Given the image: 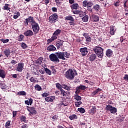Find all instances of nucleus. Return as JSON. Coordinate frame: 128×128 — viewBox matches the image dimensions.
Wrapping results in <instances>:
<instances>
[{
    "label": "nucleus",
    "mask_w": 128,
    "mask_h": 128,
    "mask_svg": "<svg viewBox=\"0 0 128 128\" xmlns=\"http://www.w3.org/2000/svg\"><path fill=\"white\" fill-rule=\"evenodd\" d=\"M78 73L76 72H74L72 70L69 69L66 73L65 76L68 80H74V76H76Z\"/></svg>",
    "instance_id": "obj_1"
},
{
    "label": "nucleus",
    "mask_w": 128,
    "mask_h": 128,
    "mask_svg": "<svg viewBox=\"0 0 128 128\" xmlns=\"http://www.w3.org/2000/svg\"><path fill=\"white\" fill-rule=\"evenodd\" d=\"M94 51L98 58H102L104 56V49L100 46H96L94 48Z\"/></svg>",
    "instance_id": "obj_2"
},
{
    "label": "nucleus",
    "mask_w": 128,
    "mask_h": 128,
    "mask_svg": "<svg viewBox=\"0 0 128 128\" xmlns=\"http://www.w3.org/2000/svg\"><path fill=\"white\" fill-rule=\"evenodd\" d=\"M55 54L57 55V58H60L63 60H66V58H70V54L67 52H58Z\"/></svg>",
    "instance_id": "obj_3"
},
{
    "label": "nucleus",
    "mask_w": 128,
    "mask_h": 128,
    "mask_svg": "<svg viewBox=\"0 0 128 128\" xmlns=\"http://www.w3.org/2000/svg\"><path fill=\"white\" fill-rule=\"evenodd\" d=\"M32 30L33 31V32L34 34H38V32H40V25L36 22H35L34 24H32Z\"/></svg>",
    "instance_id": "obj_4"
},
{
    "label": "nucleus",
    "mask_w": 128,
    "mask_h": 128,
    "mask_svg": "<svg viewBox=\"0 0 128 128\" xmlns=\"http://www.w3.org/2000/svg\"><path fill=\"white\" fill-rule=\"evenodd\" d=\"M36 21L34 20V17L30 16L28 18H26L24 21V26H28V23L30 24L31 26L34 24L35 23Z\"/></svg>",
    "instance_id": "obj_5"
},
{
    "label": "nucleus",
    "mask_w": 128,
    "mask_h": 128,
    "mask_svg": "<svg viewBox=\"0 0 128 128\" xmlns=\"http://www.w3.org/2000/svg\"><path fill=\"white\" fill-rule=\"evenodd\" d=\"M49 58L51 62H60V60L58 58V56L56 54H52L49 56Z\"/></svg>",
    "instance_id": "obj_6"
},
{
    "label": "nucleus",
    "mask_w": 128,
    "mask_h": 128,
    "mask_svg": "<svg viewBox=\"0 0 128 128\" xmlns=\"http://www.w3.org/2000/svg\"><path fill=\"white\" fill-rule=\"evenodd\" d=\"M83 6L87 8H92V6H94V2L92 1H89L88 2V0H84L82 2Z\"/></svg>",
    "instance_id": "obj_7"
},
{
    "label": "nucleus",
    "mask_w": 128,
    "mask_h": 128,
    "mask_svg": "<svg viewBox=\"0 0 128 128\" xmlns=\"http://www.w3.org/2000/svg\"><path fill=\"white\" fill-rule=\"evenodd\" d=\"M106 110H109L111 114H116V108L112 107V106H106Z\"/></svg>",
    "instance_id": "obj_8"
},
{
    "label": "nucleus",
    "mask_w": 128,
    "mask_h": 128,
    "mask_svg": "<svg viewBox=\"0 0 128 128\" xmlns=\"http://www.w3.org/2000/svg\"><path fill=\"white\" fill-rule=\"evenodd\" d=\"M86 88V86L84 85H80L79 86L76 88V91L75 94H80V90H84Z\"/></svg>",
    "instance_id": "obj_9"
},
{
    "label": "nucleus",
    "mask_w": 128,
    "mask_h": 128,
    "mask_svg": "<svg viewBox=\"0 0 128 128\" xmlns=\"http://www.w3.org/2000/svg\"><path fill=\"white\" fill-rule=\"evenodd\" d=\"M58 16L56 14H52L49 17V22L51 23H54L58 20Z\"/></svg>",
    "instance_id": "obj_10"
},
{
    "label": "nucleus",
    "mask_w": 128,
    "mask_h": 128,
    "mask_svg": "<svg viewBox=\"0 0 128 128\" xmlns=\"http://www.w3.org/2000/svg\"><path fill=\"white\" fill-rule=\"evenodd\" d=\"M27 110L30 112L29 114H36V109L32 107L27 106Z\"/></svg>",
    "instance_id": "obj_11"
},
{
    "label": "nucleus",
    "mask_w": 128,
    "mask_h": 128,
    "mask_svg": "<svg viewBox=\"0 0 128 128\" xmlns=\"http://www.w3.org/2000/svg\"><path fill=\"white\" fill-rule=\"evenodd\" d=\"M24 63H18V66L16 68V70L17 72H22V70H24Z\"/></svg>",
    "instance_id": "obj_12"
},
{
    "label": "nucleus",
    "mask_w": 128,
    "mask_h": 128,
    "mask_svg": "<svg viewBox=\"0 0 128 128\" xmlns=\"http://www.w3.org/2000/svg\"><path fill=\"white\" fill-rule=\"evenodd\" d=\"M80 52L82 56H86V54H88V48H80Z\"/></svg>",
    "instance_id": "obj_13"
},
{
    "label": "nucleus",
    "mask_w": 128,
    "mask_h": 128,
    "mask_svg": "<svg viewBox=\"0 0 128 128\" xmlns=\"http://www.w3.org/2000/svg\"><path fill=\"white\" fill-rule=\"evenodd\" d=\"M90 18L92 22H96L100 20V18L98 17V16L94 14H92V16H90Z\"/></svg>",
    "instance_id": "obj_14"
},
{
    "label": "nucleus",
    "mask_w": 128,
    "mask_h": 128,
    "mask_svg": "<svg viewBox=\"0 0 128 128\" xmlns=\"http://www.w3.org/2000/svg\"><path fill=\"white\" fill-rule=\"evenodd\" d=\"M34 32L30 30H28L26 32H24V36H34Z\"/></svg>",
    "instance_id": "obj_15"
},
{
    "label": "nucleus",
    "mask_w": 128,
    "mask_h": 128,
    "mask_svg": "<svg viewBox=\"0 0 128 128\" xmlns=\"http://www.w3.org/2000/svg\"><path fill=\"white\" fill-rule=\"evenodd\" d=\"M47 50L49 52H54V50H56V48L54 46L50 44L48 47Z\"/></svg>",
    "instance_id": "obj_16"
},
{
    "label": "nucleus",
    "mask_w": 128,
    "mask_h": 128,
    "mask_svg": "<svg viewBox=\"0 0 128 128\" xmlns=\"http://www.w3.org/2000/svg\"><path fill=\"white\" fill-rule=\"evenodd\" d=\"M65 20H70V24L71 26L74 25V19L72 16H67L66 17Z\"/></svg>",
    "instance_id": "obj_17"
},
{
    "label": "nucleus",
    "mask_w": 128,
    "mask_h": 128,
    "mask_svg": "<svg viewBox=\"0 0 128 128\" xmlns=\"http://www.w3.org/2000/svg\"><path fill=\"white\" fill-rule=\"evenodd\" d=\"M54 100H56V96H48L45 98V100H46V102H52Z\"/></svg>",
    "instance_id": "obj_18"
},
{
    "label": "nucleus",
    "mask_w": 128,
    "mask_h": 128,
    "mask_svg": "<svg viewBox=\"0 0 128 128\" xmlns=\"http://www.w3.org/2000/svg\"><path fill=\"white\" fill-rule=\"evenodd\" d=\"M62 40H58L56 42V46L57 47V48H60L62 46Z\"/></svg>",
    "instance_id": "obj_19"
},
{
    "label": "nucleus",
    "mask_w": 128,
    "mask_h": 128,
    "mask_svg": "<svg viewBox=\"0 0 128 128\" xmlns=\"http://www.w3.org/2000/svg\"><path fill=\"white\" fill-rule=\"evenodd\" d=\"M106 56H107L108 58H110V56H112V50L108 49L106 51Z\"/></svg>",
    "instance_id": "obj_20"
},
{
    "label": "nucleus",
    "mask_w": 128,
    "mask_h": 128,
    "mask_svg": "<svg viewBox=\"0 0 128 128\" xmlns=\"http://www.w3.org/2000/svg\"><path fill=\"white\" fill-rule=\"evenodd\" d=\"M110 34L111 36H114V32H116V30H114V26H110Z\"/></svg>",
    "instance_id": "obj_21"
},
{
    "label": "nucleus",
    "mask_w": 128,
    "mask_h": 128,
    "mask_svg": "<svg viewBox=\"0 0 128 128\" xmlns=\"http://www.w3.org/2000/svg\"><path fill=\"white\" fill-rule=\"evenodd\" d=\"M32 98H30L28 100H25V104H27V106H32Z\"/></svg>",
    "instance_id": "obj_22"
},
{
    "label": "nucleus",
    "mask_w": 128,
    "mask_h": 128,
    "mask_svg": "<svg viewBox=\"0 0 128 128\" xmlns=\"http://www.w3.org/2000/svg\"><path fill=\"white\" fill-rule=\"evenodd\" d=\"M43 68H44V71L46 73L48 74L49 76H50V74H52V72L48 68H46V65H44V66H43Z\"/></svg>",
    "instance_id": "obj_23"
},
{
    "label": "nucleus",
    "mask_w": 128,
    "mask_h": 128,
    "mask_svg": "<svg viewBox=\"0 0 128 128\" xmlns=\"http://www.w3.org/2000/svg\"><path fill=\"white\" fill-rule=\"evenodd\" d=\"M74 100H76L78 101H80V100H82V97L80 96H78V94H76L74 96Z\"/></svg>",
    "instance_id": "obj_24"
},
{
    "label": "nucleus",
    "mask_w": 128,
    "mask_h": 128,
    "mask_svg": "<svg viewBox=\"0 0 128 128\" xmlns=\"http://www.w3.org/2000/svg\"><path fill=\"white\" fill-rule=\"evenodd\" d=\"M82 22H88V16L86 15L84 16L82 18Z\"/></svg>",
    "instance_id": "obj_25"
},
{
    "label": "nucleus",
    "mask_w": 128,
    "mask_h": 128,
    "mask_svg": "<svg viewBox=\"0 0 128 128\" xmlns=\"http://www.w3.org/2000/svg\"><path fill=\"white\" fill-rule=\"evenodd\" d=\"M96 58V56L95 54H92L91 56H90L89 58V60H90V62H93V60H94Z\"/></svg>",
    "instance_id": "obj_26"
},
{
    "label": "nucleus",
    "mask_w": 128,
    "mask_h": 128,
    "mask_svg": "<svg viewBox=\"0 0 128 128\" xmlns=\"http://www.w3.org/2000/svg\"><path fill=\"white\" fill-rule=\"evenodd\" d=\"M0 78H6V74L4 70H0Z\"/></svg>",
    "instance_id": "obj_27"
},
{
    "label": "nucleus",
    "mask_w": 128,
    "mask_h": 128,
    "mask_svg": "<svg viewBox=\"0 0 128 128\" xmlns=\"http://www.w3.org/2000/svg\"><path fill=\"white\" fill-rule=\"evenodd\" d=\"M3 9L5 10H10V4H6Z\"/></svg>",
    "instance_id": "obj_28"
},
{
    "label": "nucleus",
    "mask_w": 128,
    "mask_h": 128,
    "mask_svg": "<svg viewBox=\"0 0 128 128\" xmlns=\"http://www.w3.org/2000/svg\"><path fill=\"white\" fill-rule=\"evenodd\" d=\"M60 32H62V30L58 29L54 32V33L53 34V36H58L60 34Z\"/></svg>",
    "instance_id": "obj_29"
},
{
    "label": "nucleus",
    "mask_w": 128,
    "mask_h": 128,
    "mask_svg": "<svg viewBox=\"0 0 128 128\" xmlns=\"http://www.w3.org/2000/svg\"><path fill=\"white\" fill-rule=\"evenodd\" d=\"M4 54L6 56H7V58H8V56L10 54V50L8 49L4 51Z\"/></svg>",
    "instance_id": "obj_30"
},
{
    "label": "nucleus",
    "mask_w": 128,
    "mask_h": 128,
    "mask_svg": "<svg viewBox=\"0 0 128 128\" xmlns=\"http://www.w3.org/2000/svg\"><path fill=\"white\" fill-rule=\"evenodd\" d=\"M62 88H64L66 90H70V88H72L70 86H68L64 84L62 85Z\"/></svg>",
    "instance_id": "obj_31"
},
{
    "label": "nucleus",
    "mask_w": 128,
    "mask_h": 128,
    "mask_svg": "<svg viewBox=\"0 0 128 128\" xmlns=\"http://www.w3.org/2000/svg\"><path fill=\"white\" fill-rule=\"evenodd\" d=\"M96 107H92L90 110V114H96Z\"/></svg>",
    "instance_id": "obj_32"
},
{
    "label": "nucleus",
    "mask_w": 128,
    "mask_h": 128,
    "mask_svg": "<svg viewBox=\"0 0 128 128\" xmlns=\"http://www.w3.org/2000/svg\"><path fill=\"white\" fill-rule=\"evenodd\" d=\"M60 91V94H62L63 96H68V93H66V91H64V89H61Z\"/></svg>",
    "instance_id": "obj_33"
},
{
    "label": "nucleus",
    "mask_w": 128,
    "mask_h": 128,
    "mask_svg": "<svg viewBox=\"0 0 128 128\" xmlns=\"http://www.w3.org/2000/svg\"><path fill=\"white\" fill-rule=\"evenodd\" d=\"M20 46L23 50H26V48H28V45H26L24 42H22L20 44Z\"/></svg>",
    "instance_id": "obj_34"
},
{
    "label": "nucleus",
    "mask_w": 128,
    "mask_h": 128,
    "mask_svg": "<svg viewBox=\"0 0 128 128\" xmlns=\"http://www.w3.org/2000/svg\"><path fill=\"white\" fill-rule=\"evenodd\" d=\"M101 90H102V89L100 88H97L96 90H94L92 92V96H96V94L98 92H100Z\"/></svg>",
    "instance_id": "obj_35"
},
{
    "label": "nucleus",
    "mask_w": 128,
    "mask_h": 128,
    "mask_svg": "<svg viewBox=\"0 0 128 128\" xmlns=\"http://www.w3.org/2000/svg\"><path fill=\"white\" fill-rule=\"evenodd\" d=\"M69 118L72 120H76L78 118V117L76 116V114H72L69 116Z\"/></svg>",
    "instance_id": "obj_36"
},
{
    "label": "nucleus",
    "mask_w": 128,
    "mask_h": 128,
    "mask_svg": "<svg viewBox=\"0 0 128 128\" xmlns=\"http://www.w3.org/2000/svg\"><path fill=\"white\" fill-rule=\"evenodd\" d=\"M18 96H26V92L24 91H20L18 92Z\"/></svg>",
    "instance_id": "obj_37"
},
{
    "label": "nucleus",
    "mask_w": 128,
    "mask_h": 128,
    "mask_svg": "<svg viewBox=\"0 0 128 128\" xmlns=\"http://www.w3.org/2000/svg\"><path fill=\"white\" fill-rule=\"evenodd\" d=\"M71 8L73 10H78V4H74L72 6Z\"/></svg>",
    "instance_id": "obj_38"
},
{
    "label": "nucleus",
    "mask_w": 128,
    "mask_h": 128,
    "mask_svg": "<svg viewBox=\"0 0 128 128\" xmlns=\"http://www.w3.org/2000/svg\"><path fill=\"white\" fill-rule=\"evenodd\" d=\"M82 102L80 101L78 102H75V106L76 108H78V106H80V104H82Z\"/></svg>",
    "instance_id": "obj_39"
},
{
    "label": "nucleus",
    "mask_w": 128,
    "mask_h": 128,
    "mask_svg": "<svg viewBox=\"0 0 128 128\" xmlns=\"http://www.w3.org/2000/svg\"><path fill=\"white\" fill-rule=\"evenodd\" d=\"M85 38H86V42H90V40H92V38L88 36H85Z\"/></svg>",
    "instance_id": "obj_40"
},
{
    "label": "nucleus",
    "mask_w": 128,
    "mask_h": 128,
    "mask_svg": "<svg viewBox=\"0 0 128 128\" xmlns=\"http://www.w3.org/2000/svg\"><path fill=\"white\" fill-rule=\"evenodd\" d=\"M78 111L81 112V114H84V112H86V110H84V108H78Z\"/></svg>",
    "instance_id": "obj_41"
},
{
    "label": "nucleus",
    "mask_w": 128,
    "mask_h": 128,
    "mask_svg": "<svg viewBox=\"0 0 128 128\" xmlns=\"http://www.w3.org/2000/svg\"><path fill=\"white\" fill-rule=\"evenodd\" d=\"M0 86L2 90H6V85L4 82L0 83Z\"/></svg>",
    "instance_id": "obj_42"
},
{
    "label": "nucleus",
    "mask_w": 128,
    "mask_h": 128,
    "mask_svg": "<svg viewBox=\"0 0 128 128\" xmlns=\"http://www.w3.org/2000/svg\"><path fill=\"white\" fill-rule=\"evenodd\" d=\"M100 5L98 4H96L95 6H94V9L95 10H96V12H98V10H100Z\"/></svg>",
    "instance_id": "obj_43"
},
{
    "label": "nucleus",
    "mask_w": 128,
    "mask_h": 128,
    "mask_svg": "<svg viewBox=\"0 0 128 128\" xmlns=\"http://www.w3.org/2000/svg\"><path fill=\"white\" fill-rule=\"evenodd\" d=\"M10 126V120H8L5 124V128H9Z\"/></svg>",
    "instance_id": "obj_44"
},
{
    "label": "nucleus",
    "mask_w": 128,
    "mask_h": 128,
    "mask_svg": "<svg viewBox=\"0 0 128 128\" xmlns=\"http://www.w3.org/2000/svg\"><path fill=\"white\" fill-rule=\"evenodd\" d=\"M56 88H58V90H62V86L60 85V83L56 84Z\"/></svg>",
    "instance_id": "obj_45"
},
{
    "label": "nucleus",
    "mask_w": 128,
    "mask_h": 128,
    "mask_svg": "<svg viewBox=\"0 0 128 128\" xmlns=\"http://www.w3.org/2000/svg\"><path fill=\"white\" fill-rule=\"evenodd\" d=\"M34 88L36 90H42V87H40L38 84H36Z\"/></svg>",
    "instance_id": "obj_46"
},
{
    "label": "nucleus",
    "mask_w": 128,
    "mask_h": 128,
    "mask_svg": "<svg viewBox=\"0 0 128 128\" xmlns=\"http://www.w3.org/2000/svg\"><path fill=\"white\" fill-rule=\"evenodd\" d=\"M20 14L19 12H16V14L14 16V20H16V18H18V16H20Z\"/></svg>",
    "instance_id": "obj_47"
},
{
    "label": "nucleus",
    "mask_w": 128,
    "mask_h": 128,
    "mask_svg": "<svg viewBox=\"0 0 128 128\" xmlns=\"http://www.w3.org/2000/svg\"><path fill=\"white\" fill-rule=\"evenodd\" d=\"M24 38V36L22 34H20L18 38V40H19V42H22Z\"/></svg>",
    "instance_id": "obj_48"
},
{
    "label": "nucleus",
    "mask_w": 128,
    "mask_h": 128,
    "mask_svg": "<svg viewBox=\"0 0 128 128\" xmlns=\"http://www.w3.org/2000/svg\"><path fill=\"white\" fill-rule=\"evenodd\" d=\"M26 118L25 116H22L21 117V120L22 122H26Z\"/></svg>",
    "instance_id": "obj_49"
},
{
    "label": "nucleus",
    "mask_w": 128,
    "mask_h": 128,
    "mask_svg": "<svg viewBox=\"0 0 128 128\" xmlns=\"http://www.w3.org/2000/svg\"><path fill=\"white\" fill-rule=\"evenodd\" d=\"M38 64H40L41 62H42V58L40 57L38 58L37 60Z\"/></svg>",
    "instance_id": "obj_50"
},
{
    "label": "nucleus",
    "mask_w": 128,
    "mask_h": 128,
    "mask_svg": "<svg viewBox=\"0 0 128 128\" xmlns=\"http://www.w3.org/2000/svg\"><path fill=\"white\" fill-rule=\"evenodd\" d=\"M86 15V13L84 12H80L79 14V16L82 18L84 16Z\"/></svg>",
    "instance_id": "obj_51"
},
{
    "label": "nucleus",
    "mask_w": 128,
    "mask_h": 128,
    "mask_svg": "<svg viewBox=\"0 0 128 128\" xmlns=\"http://www.w3.org/2000/svg\"><path fill=\"white\" fill-rule=\"evenodd\" d=\"M42 96H43V98H46V96H48V94L44 93L42 94Z\"/></svg>",
    "instance_id": "obj_52"
},
{
    "label": "nucleus",
    "mask_w": 128,
    "mask_h": 128,
    "mask_svg": "<svg viewBox=\"0 0 128 128\" xmlns=\"http://www.w3.org/2000/svg\"><path fill=\"white\" fill-rule=\"evenodd\" d=\"M53 42V40H52V38L48 39L47 40V44H50V42Z\"/></svg>",
    "instance_id": "obj_53"
},
{
    "label": "nucleus",
    "mask_w": 128,
    "mask_h": 128,
    "mask_svg": "<svg viewBox=\"0 0 128 128\" xmlns=\"http://www.w3.org/2000/svg\"><path fill=\"white\" fill-rule=\"evenodd\" d=\"M8 39H6V40H2V42L4 44H6V42H8Z\"/></svg>",
    "instance_id": "obj_54"
},
{
    "label": "nucleus",
    "mask_w": 128,
    "mask_h": 128,
    "mask_svg": "<svg viewBox=\"0 0 128 128\" xmlns=\"http://www.w3.org/2000/svg\"><path fill=\"white\" fill-rule=\"evenodd\" d=\"M52 40H56V38H58V36H54L51 38Z\"/></svg>",
    "instance_id": "obj_55"
},
{
    "label": "nucleus",
    "mask_w": 128,
    "mask_h": 128,
    "mask_svg": "<svg viewBox=\"0 0 128 128\" xmlns=\"http://www.w3.org/2000/svg\"><path fill=\"white\" fill-rule=\"evenodd\" d=\"M124 80H128V74H125L124 77Z\"/></svg>",
    "instance_id": "obj_56"
},
{
    "label": "nucleus",
    "mask_w": 128,
    "mask_h": 128,
    "mask_svg": "<svg viewBox=\"0 0 128 128\" xmlns=\"http://www.w3.org/2000/svg\"><path fill=\"white\" fill-rule=\"evenodd\" d=\"M114 6H120V2H115V3L114 4Z\"/></svg>",
    "instance_id": "obj_57"
},
{
    "label": "nucleus",
    "mask_w": 128,
    "mask_h": 128,
    "mask_svg": "<svg viewBox=\"0 0 128 128\" xmlns=\"http://www.w3.org/2000/svg\"><path fill=\"white\" fill-rule=\"evenodd\" d=\"M30 81L32 82H36V80H34V77H32L30 79Z\"/></svg>",
    "instance_id": "obj_58"
},
{
    "label": "nucleus",
    "mask_w": 128,
    "mask_h": 128,
    "mask_svg": "<svg viewBox=\"0 0 128 128\" xmlns=\"http://www.w3.org/2000/svg\"><path fill=\"white\" fill-rule=\"evenodd\" d=\"M52 12H56L58 9H56V8L54 7L52 8Z\"/></svg>",
    "instance_id": "obj_59"
},
{
    "label": "nucleus",
    "mask_w": 128,
    "mask_h": 128,
    "mask_svg": "<svg viewBox=\"0 0 128 128\" xmlns=\"http://www.w3.org/2000/svg\"><path fill=\"white\" fill-rule=\"evenodd\" d=\"M28 126L26 124H23V126H21V128H28Z\"/></svg>",
    "instance_id": "obj_60"
},
{
    "label": "nucleus",
    "mask_w": 128,
    "mask_h": 128,
    "mask_svg": "<svg viewBox=\"0 0 128 128\" xmlns=\"http://www.w3.org/2000/svg\"><path fill=\"white\" fill-rule=\"evenodd\" d=\"M12 114L13 118H14L16 116V111H13Z\"/></svg>",
    "instance_id": "obj_61"
},
{
    "label": "nucleus",
    "mask_w": 128,
    "mask_h": 128,
    "mask_svg": "<svg viewBox=\"0 0 128 128\" xmlns=\"http://www.w3.org/2000/svg\"><path fill=\"white\" fill-rule=\"evenodd\" d=\"M101 98H106V96H104V94H102V95H100Z\"/></svg>",
    "instance_id": "obj_62"
},
{
    "label": "nucleus",
    "mask_w": 128,
    "mask_h": 128,
    "mask_svg": "<svg viewBox=\"0 0 128 128\" xmlns=\"http://www.w3.org/2000/svg\"><path fill=\"white\" fill-rule=\"evenodd\" d=\"M44 2L46 4H48L50 2V0H44Z\"/></svg>",
    "instance_id": "obj_63"
},
{
    "label": "nucleus",
    "mask_w": 128,
    "mask_h": 128,
    "mask_svg": "<svg viewBox=\"0 0 128 128\" xmlns=\"http://www.w3.org/2000/svg\"><path fill=\"white\" fill-rule=\"evenodd\" d=\"M12 78H18V74H14L12 75Z\"/></svg>",
    "instance_id": "obj_64"
}]
</instances>
